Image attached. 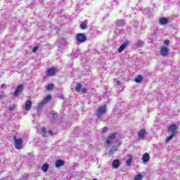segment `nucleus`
<instances>
[{"instance_id": "9b49d317", "label": "nucleus", "mask_w": 180, "mask_h": 180, "mask_svg": "<svg viewBox=\"0 0 180 180\" xmlns=\"http://www.w3.org/2000/svg\"><path fill=\"white\" fill-rule=\"evenodd\" d=\"M168 51H169L168 48H167L165 46H163V47L161 48L160 54L163 57H165L167 56V54H168Z\"/></svg>"}, {"instance_id": "dca6fc26", "label": "nucleus", "mask_w": 180, "mask_h": 180, "mask_svg": "<svg viewBox=\"0 0 180 180\" xmlns=\"http://www.w3.org/2000/svg\"><path fill=\"white\" fill-rule=\"evenodd\" d=\"M133 161V155H129V159L126 160V165L130 167L131 165V162Z\"/></svg>"}, {"instance_id": "f03ea898", "label": "nucleus", "mask_w": 180, "mask_h": 180, "mask_svg": "<svg viewBox=\"0 0 180 180\" xmlns=\"http://www.w3.org/2000/svg\"><path fill=\"white\" fill-rule=\"evenodd\" d=\"M15 147L17 150H20L22 148V143H23V140L22 139H17L16 136H13Z\"/></svg>"}, {"instance_id": "e433bc0d", "label": "nucleus", "mask_w": 180, "mask_h": 180, "mask_svg": "<svg viewBox=\"0 0 180 180\" xmlns=\"http://www.w3.org/2000/svg\"><path fill=\"white\" fill-rule=\"evenodd\" d=\"M48 133H49V134H50V136H53V131L49 130V131H48Z\"/></svg>"}, {"instance_id": "2eb2a0df", "label": "nucleus", "mask_w": 180, "mask_h": 180, "mask_svg": "<svg viewBox=\"0 0 180 180\" xmlns=\"http://www.w3.org/2000/svg\"><path fill=\"white\" fill-rule=\"evenodd\" d=\"M116 23H117V27H123V26L126 25V22H124V20H116Z\"/></svg>"}, {"instance_id": "72a5a7b5", "label": "nucleus", "mask_w": 180, "mask_h": 180, "mask_svg": "<svg viewBox=\"0 0 180 180\" xmlns=\"http://www.w3.org/2000/svg\"><path fill=\"white\" fill-rule=\"evenodd\" d=\"M108 127H105L103 128V133H106V131H108Z\"/></svg>"}, {"instance_id": "58836bf2", "label": "nucleus", "mask_w": 180, "mask_h": 180, "mask_svg": "<svg viewBox=\"0 0 180 180\" xmlns=\"http://www.w3.org/2000/svg\"><path fill=\"white\" fill-rule=\"evenodd\" d=\"M54 117H57V113L53 114Z\"/></svg>"}, {"instance_id": "a878e982", "label": "nucleus", "mask_w": 180, "mask_h": 180, "mask_svg": "<svg viewBox=\"0 0 180 180\" xmlns=\"http://www.w3.org/2000/svg\"><path fill=\"white\" fill-rule=\"evenodd\" d=\"M174 137H175V135L171 134L169 136H168L166 139V140H165L166 143H168V142L171 141V140H172L174 139Z\"/></svg>"}, {"instance_id": "79ce46f5", "label": "nucleus", "mask_w": 180, "mask_h": 180, "mask_svg": "<svg viewBox=\"0 0 180 180\" xmlns=\"http://www.w3.org/2000/svg\"><path fill=\"white\" fill-rule=\"evenodd\" d=\"M0 163H1V160H0Z\"/></svg>"}, {"instance_id": "9d476101", "label": "nucleus", "mask_w": 180, "mask_h": 180, "mask_svg": "<svg viewBox=\"0 0 180 180\" xmlns=\"http://www.w3.org/2000/svg\"><path fill=\"white\" fill-rule=\"evenodd\" d=\"M112 168L117 169V168L120 167V160H119V159L114 160L112 162Z\"/></svg>"}, {"instance_id": "f8f14e48", "label": "nucleus", "mask_w": 180, "mask_h": 180, "mask_svg": "<svg viewBox=\"0 0 180 180\" xmlns=\"http://www.w3.org/2000/svg\"><path fill=\"white\" fill-rule=\"evenodd\" d=\"M64 164H65V162L61 159H59L56 162V168H60V167H63Z\"/></svg>"}, {"instance_id": "c756f323", "label": "nucleus", "mask_w": 180, "mask_h": 180, "mask_svg": "<svg viewBox=\"0 0 180 180\" xmlns=\"http://www.w3.org/2000/svg\"><path fill=\"white\" fill-rule=\"evenodd\" d=\"M39 50V46H34L32 49V53H36Z\"/></svg>"}, {"instance_id": "4c0bfd02", "label": "nucleus", "mask_w": 180, "mask_h": 180, "mask_svg": "<svg viewBox=\"0 0 180 180\" xmlns=\"http://www.w3.org/2000/svg\"><path fill=\"white\" fill-rule=\"evenodd\" d=\"M117 85H120V81H117Z\"/></svg>"}, {"instance_id": "bb28decb", "label": "nucleus", "mask_w": 180, "mask_h": 180, "mask_svg": "<svg viewBox=\"0 0 180 180\" xmlns=\"http://www.w3.org/2000/svg\"><path fill=\"white\" fill-rule=\"evenodd\" d=\"M134 180H143V175L141 174H137L135 176Z\"/></svg>"}, {"instance_id": "20e7f679", "label": "nucleus", "mask_w": 180, "mask_h": 180, "mask_svg": "<svg viewBox=\"0 0 180 180\" xmlns=\"http://www.w3.org/2000/svg\"><path fill=\"white\" fill-rule=\"evenodd\" d=\"M23 89H25V86L23 84L18 85L15 89L14 93L13 94V96L15 97L19 96V95H20V93L22 92V91H23Z\"/></svg>"}, {"instance_id": "b1692460", "label": "nucleus", "mask_w": 180, "mask_h": 180, "mask_svg": "<svg viewBox=\"0 0 180 180\" xmlns=\"http://www.w3.org/2000/svg\"><path fill=\"white\" fill-rule=\"evenodd\" d=\"M15 109H16V105L15 104H12V105L8 106V110L10 112H13V110H15Z\"/></svg>"}, {"instance_id": "5701e85b", "label": "nucleus", "mask_w": 180, "mask_h": 180, "mask_svg": "<svg viewBox=\"0 0 180 180\" xmlns=\"http://www.w3.org/2000/svg\"><path fill=\"white\" fill-rule=\"evenodd\" d=\"M115 151H117V146H113L112 148L109 150L108 153L112 155Z\"/></svg>"}, {"instance_id": "f257e3e1", "label": "nucleus", "mask_w": 180, "mask_h": 180, "mask_svg": "<svg viewBox=\"0 0 180 180\" xmlns=\"http://www.w3.org/2000/svg\"><path fill=\"white\" fill-rule=\"evenodd\" d=\"M106 113V107H100L96 112L97 119H101Z\"/></svg>"}, {"instance_id": "6ab92c4d", "label": "nucleus", "mask_w": 180, "mask_h": 180, "mask_svg": "<svg viewBox=\"0 0 180 180\" xmlns=\"http://www.w3.org/2000/svg\"><path fill=\"white\" fill-rule=\"evenodd\" d=\"M44 105L45 104L44 103L43 101H41V103H39L38 104V107H37V112H38V113L43 110V106H44Z\"/></svg>"}, {"instance_id": "ea45409f", "label": "nucleus", "mask_w": 180, "mask_h": 180, "mask_svg": "<svg viewBox=\"0 0 180 180\" xmlns=\"http://www.w3.org/2000/svg\"><path fill=\"white\" fill-rule=\"evenodd\" d=\"M4 28V26H1V27H0V30H1V29H3Z\"/></svg>"}, {"instance_id": "c9c22d12", "label": "nucleus", "mask_w": 180, "mask_h": 180, "mask_svg": "<svg viewBox=\"0 0 180 180\" xmlns=\"http://www.w3.org/2000/svg\"><path fill=\"white\" fill-rule=\"evenodd\" d=\"M2 98H4V93L0 92V101L2 99Z\"/></svg>"}, {"instance_id": "7ed1b4c3", "label": "nucleus", "mask_w": 180, "mask_h": 180, "mask_svg": "<svg viewBox=\"0 0 180 180\" xmlns=\"http://www.w3.org/2000/svg\"><path fill=\"white\" fill-rule=\"evenodd\" d=\"M77 43H85L86 41V36L84 34L79 33L76 36Z\"/></svg>"}, {"instance_id": "473e14b6", "label": "nucleus", "mask_w": 180, "mask_h": 180, "mask_svg": "<svg viewBox=\"0 0 180 180\" xmlns=\"http://www.w3.org/2000/svg\"><path fill=\"white\" fill-rule=\"evenodd\" d=\"M164 44L167 46H168V44H169V40L168 39H165V41H164Z\"/></svg>"}, {"instance_id": "7c9ffc66", "label": "nucleus", "mask_w": 180, "mask_h": 180, "mask_svg": "<svg viewBox=\"0 0 180 180\" xmlns=\"http://www.w3.org/2000/svg\"><path fill=\"white\" fill-rule=\"evenodd\" d=\"M1 89H6V84H2L1 86Z\"/></svg>"}, {"instance_id": "aec40b11", "label": "nucleus", "mask_w": 180, "mask_h": 180, "mask_svg": "<svg viewBox=\"0 0 180 180\" xmlns=\"http://www.w3.org/2000/svg\"><path fill=\"white\" fill-rule=\"evenodd\" d=\"M135 82L137 84H139V82H141L143 81V75H139L134 79Z\"/></svg>"}, {"instance_id": "0eeeda50", "label": "nucleus", "mask_w": 180, "mask_h": 180, "mask_svg": "<svg viewBox=\"0 0 180 180\" xmlns=\"http://www.w3.org/2000/svg\"><path fill=\"white\" fill-rule=\"evenodd\" d=\"M147 133V131H146V129H141L139 132H138V137L139 139H140L141 140L144 139V137H146V134Z\"/></svg>"}, {"instance_id": "a211bd4d", "label": "nucleus", "mask_w": 180, "mask_h": 180, "mask_svg": "<svg viewBox=\"0 0 180 180\" xmlns=\"http://www.w3.org/2000/svg\"><path fill=\"white\" fill-rule=\"evenodd\" d=\"M51 100V95H47L42 101V102L46 105V103H48Z\"/></svg>"}, {"instance_id": "f3484780", "label": "nucleus", "mask_w": 180, "mask_h": 180, "mask_svg": "<svg viewBox=\"0 0 180 180\" xmlns=\"http://www.w3.org/2000/svg\"><path fill=\"white\" fill-rule=\"evenodd\" d=\"M49 167H50V165H49V163H44L41 167V169L43 172H47V171H49Z\"/></svg>"}, {"instance_id": "a19ab883", "label": "nucleus", "mask_w": 180, "mask_h": 180, "mask_svg": "<svg viewBox=\"0 0 180 180\" xmlns=\"http://www.w3.org/2000/svg\"><path fill=\"white\" fill-rule=\"evenodd\" d=\"M39 2H41V3L43 2V0H39Z\"/></svg>"}, {"instance_id": "2f4dec72", "label": "nucleus", "mask_w": 180, "mask_h": 180, "mask_svg": "<svg viewBox=\"0 0 180 180\" xmlns=\"http://www.w3.org/2000/svg\"><path fill=\"white\" fill-rule=\"evenodd\" d=\"M41 133H42V134H46V129L44 127L41 128Z\"/></svg>"}, {"instance_id": "f704fd0d", "label": "nucleus", "mask_w": 180, "mask_h": 180, "mask_svg": "<svg viewBox=\"0 0 180 180\" xmlns=\"http://www.w3.org/2000/svg\"><path fill=\"white\" fill-rule=\"evenodd\" d=\"M88 91V90H87L86 89H85V88H84V89H82V94H86V91Z\"/></svg>"}, {"instance_id": "1a4fd4ad", "label": "nucleus", "mask_w": 180, "mask_h": 180, "mask_svg": "<svg viewBox=\"0 0 180 180\" xmlns=\"http://www.w3.org/2000/svg\"><path fill=\"white\" fill-rule=\"evenodd\" d=\"M129 41H126L124 44H122L118 49V53H122L127 46H129Z\"/></svg>"}, {"instance_id": "6e6552de", "label": "nucleus", "mask_w": 180, "mask_h": 180, "mask_svg": "<svg viewBox=\"0 0 180 180\" xmlns=\"http://www.w3.org/2000/svg\"><path fill=\"white\" fill-rule=\"evenodd\" d=\"M56 71H57L56 68H51L48 69V70H47V75L49 77H53V75H54V74H56Z\"/></svg>"}, {"instance_id": "c85d7f7f", "label": "nucleus", "mask_w": 180, "mask_h": 180, "mask_svg": "<svg viewBox=\"0 0 180 180\" xmlns=\"http://www.w3.org/2000/svg\"><path fill=\"white\" fill-rule=\"evenodd\" d=\"M53 88H54V84H50L47 86L48 91H51V89H53Z\"/></svg>"}, {"instance_id": "ddd939ff", "label": "nucleus", "mask_w": 180, "mask_h": 180, "mask_svg": "<svg viewBox=\"0 0 180 180\" xmlns=\"http://www.w3.org/2000/svg\"><path fill=\"white\" fill-rule=\"evenodd\" d=\"M32 101L27 100L25 103V110L29 111L32 109Z\"/></svg>"}, {"instance_id": "412c9836", "label": "nucleus", "mask_w": 180, "mask_h": 180, "mask_svg": "<svg viewBox=\"0 0 180 180\" xmlns=\"http://www.w3.org/2000/svg\"><path fill=\"white\" fill-rule=\"evenodd\" d=\"M168 23V19L162 18L160 19V25H167Z\"/></svg>"}, {"instance_id": "4be33fe9", "label": "nucleus", "mask_w": 180, "mask_h": 180, "mask_svg": "<svg viewBox=\"0 0 180 180\" xmlns=\"http://www.w3.org/2000/svg\"><path fill=\"white\" fill-rule=\"evenodd\" d=\"M81 89H82V85L81 83H77L75 87L76 92H81Z\"/></svg>"}, {"instance_id": "cd10ccee", "label": "nucleus", "mask_w": 180, "mask_h": 180, "mask_svg": "<svg viewBox=\"0 0 180 180\" xmlns=\"http://www.w3.org/2000/svg\"><path fill=\"white\" fill-rule=\"evenodd\" d=\"M80 29H82V30H85V29H86V24L84 22L80 24Z\"/></svg>"}, {"instance_id": "423d86ee", "label": "nucleus", "mask_w": 180, "mask_h": 180, "mask_svg": "<svg viewBox=\"0 0 180 180\" xmlns=\"http://www.w3.org/2000/svg\"><path fill=\"white\" fill-rule=\"evenodd\" d=\"M116 134H117V133H115V134H112L110 136H109L108 139L105 141L106 144H112L113 143V141H115V139H116Z\"/></svg>"}, {"instance_id": "39448f33", "label": "nucleus", "mask_w": 180, "mask_h": 180, "mask_svg": "<svg viewBox=\"0 0 180 180\" xmlns=\"http://www.w3.org/2000/svg\"><path fill=\"white\" fill-rule=\"evenodd\" d=\"M168 131L172 133V134H174V136H176V130H178V125L176 124H171L167 128Z\"/></svg>"}, {"instance_id": "393cba45", "label": "nucleus", "mask_w": 180, "mask_h": 180, "mask_svg": "<svg viewBox=\"0 0 180 180\" xmlns=\"http://www.w3.org/2000/svg\"><path fill=\"white\" fill-rule=\"evenodd\" d=\"M143 46H144V42L142 40H139L136 42V46L137 47H143Z\"/></svg>"}, {"instance_id": "4468645a", "label": "nucleus", "mask_w": 180, "mask_h": 180, "mask_svg": "<svg viewBox=\"0 0 180 180\" xmlns=\"http://www.w3.org/2000/svg\"><path fill=\"white\" fill-rule=\"evenodd\" d=\"M143 162H148L150 160V155L147 153H144L142 157Z\"/></svg>"}]
</instances>
